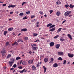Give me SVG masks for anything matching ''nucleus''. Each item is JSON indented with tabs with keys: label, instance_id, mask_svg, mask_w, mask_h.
Returning a JSON list of instances; mask_svg holds the SVG:
<instances>
[{
	"label": "nucleus",
	"instance_id": "a19ab883",
	"mask_svg": "<svg viewBox=\"0 0 74 74\" xmlns=\"http://www.w3.org/2000/svg\"><path fill=\"white\" fill-rule=\"evenodd\" d=\"M22 64L23 65H25V62L23 61Z\"/></svg>",
	"mask_w": 74,
	"mask_h": 74
},
{
	"label": "nucleus",
	"instance_id": "a878e982",
	"mask_svg": "<svg viewBox=\"0 0 74 74\" xmlns=\"http://www.w3.org/2000/svg\"><path fill=\"white\" fill-rule=\"evenodd\" d=\"M60 40L61 41H64V39L62 37L61 38H60Z\"/></svg>",
	"mask_w": 74,
	"mask_h": 74
},
{
	"label": "nucleus",
	"instance_id": "f8f14e48",
	"mask_svg": "<svg viewBox=\"0 0 74 74\" xmlns=\"http://www.w3.org/2000/svg\"><path fill=\"white\" fill-rule=\"evenodd\" d=\"M56 14L57 16H59V15H60V14H61L60 12H57Z\"/></svg>",
	"mask_w": 74,
	"mask_h": 74
},
{
	"label": "nucleus",
	"instance_id": "69168bd1",
	"mask_svg": "<svg viewBox=\"0 0 74 74\" xmlns=\"http://www.w3.org/2000/svg\"><path fill=\"white\" fill-rule=\"evenodd\" d=\"M22 61H21L20 62L21 64H22Z\"/></svg>",
	"mask_w": 74,
	"mask_h": 74
},
{
	"label": "nucleus",
	"instance_id": "f3484780",
	"mask_svg": "<svg viewBox=\"0 0 74 74\" xmlns=\"http://www.w3.org/2000/svg\"><path fill=\"white\" fill-rule=\"evenodd\" d=\"M55 30V28L54 27L53 28H52L51 29H50L49 30V31L50 32H53V31H54V30Z\"/></svg>",
	"mask_w": 74,
	"mask_h": 74
},
{
	"label": "nucleus",
	"instance_id": "c03bdc74",
	"mask_svg": "<svg viewBox=\"0 0 74 74\" xmlns=\"http://www.w3.org/2000/svg\"><path fill=\"white\" fill-rule=\"evenodd\" d=\"M24 39L26 40H28V37H25Z\"/></svg>",
	"mask_w": 74,
	"mask_h": 74
},
{
	"label": "nucleus",
	"instance_id": "052dcab7",
	"mask_svg": "<svg viewBox=\"0 0 74 74\" xmlns=\"http://www.w3.org/2000/svg\"><path fill=\"white\" fill-rule=\"evenodd\" d=\"M36 27H39V25H37L36 26Z\"/></svg>",
	"mask_w": 74,
	"mask_h": 74
},
{
	"label": "nucleus",
	"instance_id": "f257e3e1",
	"mask_svg": "<svg viewBox=\"0 0 74 74\" xmlns=\"http://www.w3.org/2000/svg\"><path fill=\"white\" fill-rule=\"evenodd\" d=\"M10 61H9V65L10 67L12 66V64L14 63V61H15V59L14 58H12L10 59Z\"/></svg>",
	"mask_w": 74,
	"mask_h": 74
},
{
	"label": "nucleus",
	"instance_id": "9b49d317",
	"mask_svg": "<svg viewBox=\"0 0 74 74\" xmlns=\"http://www.w3.org/2000/svg\"><path fill=\"white\" fill-rule=\"evenodd\" d=\"M54 67H56L58 66V65L56 63H55V64H54L53 65Z\"/></svg>",
	"mask_w": 74,
	"mask_h": 74
},
{
	"label": "nucleus",
	"instance_id": "c9c22d12",
	"mask_svg": "<svg viewBox=\"0 0 74 74\" xmlns=\"http://www.w3.org/2000/svg\"><path fill=\"white\" fill-rule=\"evenodd\" d=\"M66 60H64V62H63V64H66Z\"/></svg>",
	"mask_w": 74,
	"mask_h": 74
},
{
	"label": "nucleus",
	"instance_id": "6e6d98bb",
	"mask_svg": "<svg viewBox=\"0 0 74 74\" xmlns=\"http://www.w3.org/2000/svg\"><path fill=\"white\" fill-rule=\"evenodd\" d=\"M37 41H40V40L38 39L37 40H36V41H35V42H37Z\"/></svg>",
	"mask_w": 74,
	"mask_h": 74
},
{
	"label": "nucleus",
	"instance_id": "20e7f679",
	"mask_svg": "<svg viewBox=\"0 0 74 74\" xmlns=\"http://www.w3.org/2000/svg\"><path fill=\"white\" fill-rule=\"evenodd\" d=\"M63 52H59L58 53V55L63 56Z\"/></svg>",
	"mask_w": 74,
	"mask_h": 74
},
{
	"label": "nucleus",
	"instance_id": "680f3d73",
	"mask_svg": "<svg viewBox=\"0 0 74 74\" xmlns=\"http://www.w3.org/2000/svg\"><path fill=\"white\" fill-rule=\"evenodd\" d=\"M14 69V68H12L10 69V70H12Z\"/></svg>",
	"mask_w": 74,
	"mask_h": 74
},
{
	"label": "nucleus",
	"instance_id": "dca6fc26",
	"mask_svg": "<svg viewBox=\"0 0 74 74\" xmlns=\"http://www.w3.org/2000/svg\"><path fill=\"white\" fill-rule=\"evenodd\" d=\"M74 5H73L72 4H71L70 5H69V7L73 9V8H74Z\"/></svg>",
	"mask_w": 74,
	"mask_h": 74
},
{
	"label": "nucleus",
	"instance_id": "a211bd4d",
	"mask_svg": "<svg viewBox=\"0 0 74 74\" xmlns=\"http://www.w3.org/2000/svg\"><path fill=\"white\" fill-rule=\"evenodd\" d=\"M40 64H41V62H38V63L36 65V67H39Z\"/></svg>",
	"mask_w": 74,
	"mask_h": 74
},
{
	"label": "nucleus",
	"instance_id": "5fc2aeb1",
	"mask_svg": "<svg viewBox=\"0 0 74 74\" xmlns=\"http://www.w3.org/2000/svg\"><path fill=\"white\" fill-rule=\"evenodd\" d=\"M25 2H24L22 4V5H23L24 4H25Z\"/></svg>",
	"mask_w": 74,
	"mask_h": 74
},
{
	"label": "nucleus",
	"instance_id": "2f4dec72",
	"mask_svg": "<svg viewBox=\"0 0 74 74\" xmlns=\"http://www.w3.org/2000/svg\"><path fill=\"white\" fill-rule=\"evenodd\" d=\"M58 60H63V59L62 58H61V57H60L58 59Z\"/></svg>",
	"mask_w": 74,
	"mask_h": 74
},
{
	"label": "nucleus",
	"instance_id": "ddd939ff",
	"mask_svg": "<svg viewBox=\"0 0 74 74\" xmlns=\"http://www.w3.org/2000/svg\"><path fill=\"white\" fill-rule=\"evenodd\" d=\"M32 69L33 70H36V67L34 66V65H33L32 66Z\"/></svg>",
	"mask_w": 74,
	"mask_h": 74
},
{
	"label": "nucleus",
	"instance_id": "39448f33",
	"mask_svg": "<svg viewBox=\"0 0 74 74\" xmlns=\"http://www.w3.org/2000/svg\"><path fill=\"white\" fill-rule=\"evenodd\" d=\"M68 55L69 58H73L74 56V54H73L69 53Z\"/></svg>",
	"mask_w": 74,
	"mask_h": 74
},
{
	"label": "nucleus",
	"instance_id": "393cba45",
	"mask_svg": "<svg viewBox=\"0 0 74 74\" xmlns=\"http://www.w3.org/2000/svg\"><path fill=\"white\" fill-rule=\"evenodd\" d=\"M60 3H61L60 2V1L59 0L56 2V3L57 4H60Z\"/></svg>",
	"mask_w": 74,
	"mask_h": 74
},
{
	"label": "nucleus",
	"instance_id": "b1692460",
	"mask_svg": "<svg viewBox=\"0 0 74 74\" xmlns=\"http://www.w3.org/2000/svg\"><path fill=\"white\" fill-rule=\"evenodd\" d=\"M52 25V23H49L47 25V27H49L50 26H51Z\"/></svg>",
	"mask_w": 74,
	"mask_h": 74
},
{
	"label": "nucleus",
	"instance_id": "1a4fd4ad",
	"mask_svg": "<svg viewBox=\"0 0 74 74\" xmlns=\"http://www.w3.org/2000/svg\"><path fill=\"white\" fill-rule=\"evenodd\" d=\"M67 36L69 37V38H70L71 40H72V38H72V36H71V35H70V34H68Z\"/></svg>",
	"mask_w": 74,
	"mask_h": 74
},
{
	"label": "nucleus",
	"instance_id": "603ef678",
	"mask_svg": "<svg viewBox=\"0 0 74 74\" xmlns=\"http://www.w3.org/2000/svg\"><path fill=\"white\" fill-rule=\"evenodd\" d=\"M51 60L53 62L54 60L53 58H51Z\"/></svg>",
	"mask_w": 74,
	"mask_h": 74
},
{
	"label": "nucleus",
	"instance_id": "3c124183",
	"mask_svg": "<svg viewBox=\"0 0 74 74\" xmlns=\"http://www.w3.org/2000/svg\"><path fill=\"white\" fill-rule=\"evenodd\" d=\"M18 69H22V66H19L18 67Z\"/></svg>",
	"mask_w": 74,
	"mask_h": 74
},
{
	"label": "nucleus",
	"instance_id": "58836bf2",
	"mask_svg": "<svg viewBox=\"0 0 74 74\" xmlns=\"http://www.w3.org/2000/svg\"><path fill=\"white\" fill-rule=\"evenodd\" d=\"M15 6V5H11V7L12 8H14Z\"/></svg>",
	"mask_w": 74,
	"mask_h": 74
},
{
	"label": "nucleus",
	"instance_id": "e2e57ef3",
	"mask_svg": "<svg viewBox=\"0 0 74 74\" xmlns=\"http://www.w3.org/2000/svg\"><path fill=\"white\" fill-rule=\"evenodd\" d=\"M21 34L19 33V34H18V36H20Z\"/></svg>",
	"mask_w": 74,
	"mask_h": 74
},
{
	"label": "nucleus",
	"instance_id": "6e6552de",
	"mask_svg": "<svg viewBox=\"0 0 74 74\" xmlns=\"http://www.w3.org/2000/svg\"><path fill=\"white\" fill-rule=\"evenodd\" d=\"M49 44L51 47H53L55 43L53 42H51Z\"/></svg>",
	"mask_w": 74,
	"mask_h": 74
},
{
	"label": "nucleus",
	"instance_id": "c85d7f7f",
	"mask_svg": "<svg viewBox=\"0 0 74 74\" xmlns=\"http://www.w3.org/2000/svg\"><path fill=\"white\" fill-rule=\"evenodd\" d=\"M33 34V35L35 37L37 36L38 35V34L36 33H34Z\"/></svg>",
	"mask_w": 74,
	"mask_h": 74
},
{
	"label": "nucleus",
	"instance_id": "7ed1b4c3",
	"mask_svg": "<svg viewBox=\"0 0 74 74\" xmlns=\"http://www.w3.org/2000/svg\"><path fill=\"white\" fill-rule=\"evenodd\" d=\"M1 53H2V56H4V55H5V50H3L1 51Z\"/></svg>",
	"mask_w": 74,
	"mask_h": 74
},
{
	"label": "nucleus",
	"instance_id": "0e129e2a",
	"mask_svg": "<svg viewBox=\"0 0 74 74\" xmlns=\"http://www.w3.org/2000/svg\"><path fill=\"white\" fill-rule=\"evenodd\" d=\"M12 34L13 36H14L15 35V33L14 32L12 33Z\"/></svg>",
	"mask_w": 74,
	"mask_h": 74
},
{
	"label": "nucleus",
	"instance_id": "0eeeda50",
	"mask_svg": "<svg viewBox=\"0 0 74 74\" xmlns=\"http://www.w3.org/2000/svg\"><path fill=\"white\" fill-rule=\"evenodd\" d=\"M55 47L57 49H58L59 48V47H60V44H58L56 45Z\"/></svg>",
	"mask_w": 74,
	"mask_h": 74
},
{
	"label": "nucleus",
	"instance_id": "6ab92c4d",
	"mask_svg": "<svg viewBox=\"0 0 74 74\" xmlns=\"http://www.w3.org/2000/svg\"><path fill=\"white\" fill-rule=\"evenodd\" d=\"M25 71V69H24L22 71H19V72H20V73H23V72H24Z\"/></svg>",
	"mask_w": 74,
	"mask_h": 74
},
{
	"label": "nucleus",
	"instance_id": "de8ad7c7",
	"mask_svg": "<svg viewBox=\"0 0 74 74\" xmlns=\"http://www.w3.org/2000/svg\"><path fill=\"white\" fill-rule=\"evenodd\" d=\"M9 44V42H7L6 43V45H7V46Z\"/></svg>",
	"mask_w": 74,
	"mask_h": 74
},
{
	"label": "nucleus",
	"instance_id": "cd10ccee",
	"mask_svg": "<svg viewBox=\"0 0 74 74\" xmlns=\"http://www.w3.org/2000/svg\"><path fill=\"white\" fill-rule=\"evenodd\" d=\"M7 31H4V33L3 34L5 36H6V34H7Z\"/></svg>",
	"mask_w": 74,
	"mask_h": 74
},
{
	"label": "nucleus",
	"instance_id": "774afa93",
	"mask_svg": "<svg viewBox=\"0 0 74 74\" xmlns=\"http://www.w3.org/2000/svg\"><path fill=\"white\" fill-rule=\"evenodd\" d=\"M44 16H45V17H47V15L46 14H45V15H44Z\"/></svg>",
	"mask_w": 74,
	"mask_h": 74
},
{
	"label": "nucleus",
	"instance_id": "aec40b11",
	"mask_svg": "<svg viewBox=\"0 0 74 74\" xmlns=\"http://www.w3.org/2000/svg\"><path fill=\"white\" fill-rule=\"evenodd\" d=\"M62 28H59L57 31V33H59L60 32V31H61V30H62Z\"/></svg>",
	"mask_w": 74,
	"mask_h": 74
},
{
	"label": "nucleus",
	"instance_id": "8fccbe9b",
	"mask_svg": "<svg viewBox=\"0 0 74 74\" xmlns=\"http://www.w3.org/2000/svg\"><path fill=\"white\" fill-rule=\"evenodd\" d=\"M50 14H52V12H53V10H50Z\"/></svg>",
	"mask_w": 74,
	"mask_h": 74
},
{
	"label": "nucleus",
	"instance_id": "bf43d9fd",
	"mask_svg": "<svg viewBox=\"0 0 74 74\" xmlns=\"http://www.w3.org/2000/svg\"><path fill=\"white\" fill-rule=\"evenodd\" d=\"M13 13H14V12H10V14H13Z\"/></svg>",
	"mask_w": 74,
	"mask_h": 74
},
{
	"label": "nucleus",
	"instance_id": "4d7b16f0",
	"mask_svg": "<svg viewBox=\"0 0 74 74\" xmlns=\"http://www.w3.org/2000/svg\"><path fill=\"white\" fill-rule=\"evenodd\" d=\"M8 8H11V5L10 6V5H9L8 7Z\"/></svg>",
	"mask_w": 74,
	"mask_h": 74
},
{
	"label": "nucleus",
	"instance_id": "4be33fe9",
	"mask_svg": "<svg viewBox=\"0 0 74 74\" xmlns=\"http://www.w3.org/2000/svg\"><path fill=\"white\" fill-rule=\"evenodd\" d=\"M44 60L45 62H48V58H45Z\"/></svg>",
	"mask_w": 74,
	"mask_h": 74
},
{
	"label": "nucleus",
	"instance_id": "4c0bfd02",
	"mask_svg": "<svg viewBox=\"0 0 74 74\" xmlns=\"http://www.w3.org/2000/svg\"><path fill=\"white\" fill-rule=\"evenodd\" d=\"M13 67L14 68H15V67H16V64H15L14 65H13Z\"/></svg>",
	"mask_w": 74,
	"mask_h": 74
},
{
	"label": "nucleus",
	"instance_id": "338daca9",
	"mask_svg": "<svg viewBox=\"0 0 74 74\" xmlns=\"http://www.w3.org/2000/svg\"><path fill=\"white\" fill-rule=\"evenodd\" d=\"M9 21H12V19L10 18L9 19Z\"/></svg>",
	"mask_w": 74,
	"mask_h": 74
},
{
	"label": "nucleus",
	"instance_id": "79ce46f5",
	"mask_svg": "<svg viewBox=\"0 0 74 74\" xmlns=\"http://www.w3.org/2000/svg\"><path fill=\"white\" fill-rule=\"evenodd\" d=\"M58 37H59V36H58V35L56 36H55L54 38H58Z\"/></svg>",
	"mask_w": 74,
	"mask_h": 74
},
{
	"label": "nucleus",
	"instance_id": "13d9d810",
	"mask_svg": "<svg viewBox=\"0 0 74 74\" xmlns=\"http://www.w3.org/2000/svg\"><path fill=\"white\" fill-rule=\"evenodd\" d=\"M40 23L39 22H38L36 23V25H39Z\"/></svg>",
	"mask_w": 74,
	"mask_h": 74
},
{
	"label": "nucleus",
	"instance_id": "a18cd8bd",
	"mask_svg": "<svg viewBox=\"0 0 74 74\" xmlns=\"http://www.w3.org/2000/svg\"><path fill=\"white\" fill-rule=\"evenodd\" d=\"M21 41V39H20L18 40L17 41V42H20V41Z\"/></svg>",
	"mask_w": 74,
	"mask_h": 74
},
{
	"label": "nucleus",
	"instance_id": "5701e85b",
	"mask_svg": "<svg viewBox=\"0 0 74 74\" xmlns=\"http://www.w3.org/2000/svg\"><path fill=\"white\" fill-rule=\"evenodd\" d=\"M55 25H54L52 26H51L49 27V29H51V28H53V27H55Z\"/></svg>",
	"mask_w": 74,
	"mask_h": 74
},
{
	"label": "nucleus",
	"instance_id": "e433bc0d",
	"mask_svg": "<svg viewBox=\"0 0 74 74\" xmlns=\"http://www.w3.org/2000/svg\"><path fill=\"white\" fill-rule=\"evenodd\" d=\"M35 17H36V16H35V15L32 16L31 17V18H35Z\"/></svg>",
	"mask_w": 74,
	"mask_h": 74
},
{
	"label": "nucleus",
	"instance_id": "412c9836",
	"mask_svg": "<svg viewBox=\"0 0 74 74\" xmlns=\"http://www.w3.org/2000/svg\"><path fill=\"white\" fill-rule=\"evenodd\" d=\"M43 69H44V73H45L46 72V71L47 70V68L45 67V66H43Z\"/></svg>",
	"mask_w": 74,
	"mask_h": 74
},
{
	"label": "nucleus",
	"instance_id": "f03ea898",
	"mask_svg": "<svg viewBox=\"0 0 74 74\" xmlns=\"http://www.w3.org/2000/svg\"><path fill=\"white\" fill-rule=\"evenodd\" d=\"M70 13H71V11H67L65 13L64 16H68V15H69Z\"/></svg>",
	"mask_w": 74,
	"mask_h": 74
},
{
	"label": "nucleus",
	"instance_id": "c756f323",
	"mask_svg": "<svg viewBox=\"0 0 74 74\" xmlns=\"http://www.w3.org/2000/svg\"><path fill=\"white\" fill-rule=\"evenodd\" d=\"M12 30H13V28H10L8 29V30L9 31H12Z\"/></svg>",
	"mask_w": 74,
	"mask_h": 74
},
{
	"label": "nucleus",
	"instance_id": "37998d69",
	"mask_svg": "<svg viewBox=\"0 0 74 74\" xmlns=\"http://www.w3.org/2000/svg\"><path fill=\"white\" fill-rule=\"evenodd\" d=\"M30 13V11H29L28 12H26V14H29Z\"/></svg>",
	"mask_w": 74,
	"mask_h": 74
},
{
	"label": "nucleus",
	"instance_id": "ea45409f",
	"mask_svg": "<svg viewBox=\"0 0 74 74\" xmlns=\"http://www.w3.org/2000/svg\"><path fill=\"white\" fill-rule=\"evenodd\" d=\"M39 13L40 14H41V15H42V14H43V12H42L40 11L39 12Z\"/></svg>",
	"mask_w": 74,
	"mask_h": 74
},
{
	"label": "nucleus",
	"instance_id": "f704fd0d",
	"mask_svg": "<svg viewBox=\"0 0 74 74\" xmlns=\"http://www.w3.org/2000/svg\"><path fill=\"white\" fill-rule=\"evenodd\" d=\"M32 47H34L35 46H36V44H34L32 45Z\"/></svg>",
	"mask_w": 74,
	"mask_h": 74
},
{
	"label": "nucleus",
	"instance_id": "09e8293b",
	"mask_svg": "<svg viewBox=\"0 0 74 74\" xmlns=\"http://www.w3.org/2000/svg\"><path fill=\"white\" fill-rule=\"evenodd\" d=\"M7 5V3H6L5 4H3L2 5L3 6V7H5V6H6V5Z\"/></svg>",
	"mask_w": 74,
	"mask_h": 74
},
{
	"label": "nucleus",
	"instance_id": "9d476101",
	"mask_svg": "<svg viewBox=\"0 0 74 74\" xmlns=\"http://www.w3.org/2000/svg\"><path fill=\"white\" fill-rule=\"evenodd\" d=\"M28 63L29 64H31L32 63H33V60H29L28 61Z\"/></svg>",
	"mask_w": 74,
	"mask_h": 74
},
{
	"label": "nucleus",
	"instance_id": "4468645a",
	"mask_svg": "<svg viewBox=\"0 0 74 74\" xmlns=\"http://www.w3.org/2000/svg\"><path fill=\"white\" fill-rule=\"evenodd\" d=\"M27 29L26 28H24L21 29V32H23L24 31H27Z\"/></svg>",
	"mask_w": 74,
	"mask_h": 74
},
{
	"label": "nucleus",
	"instance_id": "473e14b6",
	"mask_svg": "<svg viewBox=\"0 0 74 74\" xmlns=\"http://www.w3.org/2000/svg\"><path fill=\"white\" fill-rule=\"evenodd\" d=\"M65 7H66V8H67V7H69V4L65 5Z\"/></svg>",
	"mask_w": 74,
	"mask_h": 74
},
{
	"label": "nucleus",
	"instance_id": "49530a36",
	"mask_svg": "<svg viewBox=\"0 0 74 74\" xmlns=\"http://www.w3.org/2000/svg\"><path fill=\"white\" fill-rule=\"evenodd\" d=\"M27 19V18H26V16H25L23 18V19Z\"/></svg>",
	"mask_w": 74,
	"mask_h": 74
},
{
	"label": "nucleus",
	"instance_id": "7c9ffc66",
	"mask_svg": "<svg viewBox=\"0 0 74 74\" xmlns=\"http://www.w3.org/2000/svg\"><path fill=\"white\" fill-rule=\"evenodd\" d=\"M11 56V55L10 54H9L8 56H7V58H10Z\"/></svg>",
	"mask_w": 74,
	"mask_h": 74
},
{
	"label": "nucleus",
	"instance_id": "423d86ee",
	"mask_svg": "<svg viewBox=\"0 0 74 74\" xmlns=\"http://www.w3.org/2000/svg\"><path fill=\"white\" fill-rule=\"evenodd\" d=\"M32 49L34 51H36L37 49H38V47H32Z\"/></svg>",
	"mask_w": 74,
	"mask_h": 74
},
{
	"label": "nucleus",
	"instance_id": "72a5a7b5",
	"mask_svg": "<svg viewBox=\"0 0 74 74\" xmlns=\"http://www.w3.org/2000/svg\"><path fill=\"white\" fill-rule=\"evenodd\" d=\"M20 16H23V13H21L19 14Z\"/></svg>",
	"mask_w": 74,
	"mask_h": 74
},
{
	"label": "nucleus",
	"instance_id": "bb28decb",
	"mask_svg": "<svg viewBox=\"0 0 74 74\" xmlns=\"http://www.w3.org/2000/svg\"><path fill=\"white\" fill-rule=\"evenodd\" d=\"M16 60H19V59H21V57H17L16 58Z\"/></svg>",
	"mask_w": 74,
	"mask_h": 74
},
{
	"label": "nucleus",
	"instance_id": "2eb2a0df",
	"mask_svg": "<svg viewBox=\"0 0 74 74\" xmlns=\"http://www.w3.org/2000/svg\"><path fill=\"white\" fill-rule=\"evenodd\" d=\"M18 45V43L17 42L15 41L14 42V43L12 44V46H13V45Z\"/></svg>",
	"mask_w": 74,
	"mask_h": 74
},
{
	"label": "nucleus",
	"instance_id": "864d4df0",
	"mask_svg": "<svg viewBox=\"0 0 74 74\" xmlns=\"http://www.w3.org/2000/svg\"><path fill=\"white\" fill-rule=\"evenodd\" d=\"M66 20H64V21H63L62 23V24L64 23L65 22H66Z\"/></svg>",
	"mask_w": 74,
	"mask_h": 74
}]
</instances>
